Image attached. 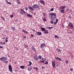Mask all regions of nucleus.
I'll list each match as a JSON object with an SVG mask.
<instances>
[{
  "label": "nucleus",
  "mask_w": 74,
  "mask_h": 74,
  "mask_svg": "<svg viewBox=\"0 0 74 74\" xmlns=\"http://www.w3.org/2000/svg\"><path fill=\"white\" fill-rule=\"evenodd\" d=\"M49 14L51 16H50L51 19L52 20L50 21V23L51 24H53V23H54L53 21H55V19L57 18L56 14L55 13H50Z\"/></svg>",
  "instance_id": "obj_1"
},
{
  "label": "nucleus",
  "mask_w": 74,
  "mask_h": 74,
  "mask_svg": "<svg viewBox=\"0 0 74 74\" xmlns=\"http://www.w3.org/2000/svg\"><path fill=\"white\" fill-rule=\"evenodd\" d=\"M32 7L34 9L37 8L38 9H40V6L37 4H35L32 6Z\"/></svg>",
  "instance_id": "obj_2"
},
{
  "label": "nucleus",
  "mask_w": 74,
  "mask_h": 74,
  "mask_svg": "<svg viewBox=\"0 0 74 74\" xmlns=\"http://www.w3.org/2000/svg\"><path fill=\"white\" fill-rule=\"evenodd\" d=\"M7 59V57H2L0 58V60H1L3 62H5V60H6Z\"/></svg>",
  "instance_id": "obj_3"
},
{
  "label": "nucleus",
  "mask_w": 74,
  "mask_h": 74,
  "mask_svg": "<svg viewBox=\"0 0 74 74\" xmlns=\"http://www.w3.org/2000/svg\"><path fill=\"white\" fill-rule=\"evenodd\" d=\"M40 3H41V4H42L43 5H45V2H44V0H40L39 1Z\"/></svg>",
  "instance_id": "obj_4"
},
{
  "label": "nucleus",
  "mask_w": 74,
  "mask_h": 74,
  "mask_svg": "<svg viewBox=\"0 0 74 74\" xmlns=\"http://www.w3.org/2000/svg\"><path fill=\"white\" fill-rule=\"evenodd\" d=\"M9 70L10 72H12V66L11 64L9 65Z\"/></svg>",
  "instance_id": "obj_5"
},
{
  "label": "nucleus",
  "mask_w": 74,
  "mask_h": 74,
  "mask_svg": "<svg viewBox=\"0 0 74 74\" xmlns=\"http://www.w3.org/2000/svg\"><path fill=\"white\" fill-rule=\"evenodd\" d=\"M69 27L71 28V29H73V27H74V26H73V24L71 23H69Z\"/></svg>",
  "instance_id": "obj_6"
},
{
  "label": "nucleus",
  "mask_w": 74,
  "mask_h": 74,
  "mask_svg": "<svg viewBox=\"0 0 74 74\" xmlns=\"http://www.w3.org/2000/svg\"><path fill=\"white\" fill-rule=\"evenodd\" d=\"M51 63L53 68H55V62L54 61H53Z\"/></svg>",
  "instance_id": "obj_7"
},
{
  "label": "nucleus",
  "mask_w": 74,
  "mask_h": 74,
  "mask_svg": "<svg viewBox=\"0 0 74 74\" xmlns=\"http://www.w3.org/2000/svg\"><path fill=\"white\" fill-rule=\"evenodd\" d=\"M28 8L29 9V10H31L32 11H34V10L33 8L31 7V6H28Z\"/></svg>",
  "instance_id": "obj_8"
},
{
  "label": "nucleus",
  "mask_w": 74,
  "mask_h": 74,
  "mask_svg": "<svg viewBox=\"0 0 74 74\" xmlns=\"http://www.w3.org/2000/svg\"><path fill=\"white\" fill-rule=\"evenodd\" d=\"M36 34L37 35H38V36H41V34H42V33L41 32H36Z\"/></svg>",
  "instance_id": "obj_9"
},
{
  "label": "nucleus",
  "mask_w": 74,
  "mask_h": 74,
  "mask_svg": "<svg viewBox=\"0 0 74 74\" xmlns=\"http://www.w3.org/2000/svg\"><path fill=\"white\" fill-rule=\"evenodd\" d=\"M66 7V6H62L61 7L60 9H62V10H64V9H65V8Z\"/></svg>",
  "instance_id": "obj_10"
},
{
  "label": "nucleus",
  "mask_w": 74,
  "mask_h": 74,
  "mask_svg": "<svg viewBox=\"0 0 74 74\" xmlns=\"http://www.w3.org/2000/svg\"><path fill=\"white\" fill-rule=\"evenodd\" d=\"M31 49L33 50L34 51H35V52H36V49L34 48V47H33V46H32L31 47Z\"/></svg>",
  "instance_id": "obj_11"
},
{
  "label": "nucleus",
  "mask_w": 74,
  "mask_h": 74,
  "mask_svg": "<svg viewBox=\"0 0 74 74\" xmlns=\"http://www.w3.org/2000/svg\"><path fill=\"white\" fill-rule=\"evenodd\" d=\"M44 46H45V44H42L40 45V47L41 48H43L44 47Z\"/></svg>",
  "instance_id": "obj_12"
},
{
  "label": "nucleus",
  "mask_w": 74,
  "mask_h": 74,
  "mask_svg": "<svg viewBox=\"0 0 74 74\" xmlns=\"http://www.w3.org/2000/svg\"><path fill=\"white\" fill-rule=\"evenodd\" d=\"M27 16L28 17H30V18L32 17V15H30L29 14L27 13Z\"/></svg>",
  "instance_id": "obj_13"
},
{
  "label": "nucleus",
  "mask_w": 74,
  "mask_h": 74,
  "mask_svg": "<svg viewBox=\"0 0 74 74\" xmlns=\"http://www.w3.org/2000/svg\"><path fill=\"white\" fill-rule=\"evenodd\" d=\"M61 12L62 13V14H64V9H62L60 10Z\"/></svg>",
  "instance_id": "obj_14"
},
{
  "label": "nucleus",
  "mask_w": 74,
  "mask_h": 74,
  "mask_svg": "<svg viewBox=\"0 0 74 74\" xmlns=\"http://www.w3.org/2000/svg\"><path fill=\"white\" fill-rule=\"evenodd\" d=\"M20 11H21V12H23V13H24V14H25V13H26V12H25L24 10H23V9H21L20 10Z\"/></svg>",
  "instance_id": "obj_15"
},
{
  "label": "nucleus",
  "mask_w": 74,
  "mask_h": 74,
  "mask_svg": "<svg viewBox=\"0 0 74 74\" xmlns=\"http://www.w3.org/2000/svg\"><path fill=\"white\" fill-rule=\"evenodd\" d=\"M58 19H56V22H54V24L55 25H56V23H58Z\"/></svg>",
  "instance_id": "obj_16"
},
{
  "label": "nucleus",
  "mask_w": 74,
  "mask_h": 74,
  "mask_svg": "<svg viewBox=\"0 0 74 74\" xmlns=\"http://www.w3.org/2000/svg\"><path fill=\"white\" fill-rule=\"evenodd\" d=\"M41 30L42 31V32H44L45 31V29L44 28H41Z\"/></svg>",
  "instance_id": "obj_17"
},
{
  "label": "nucleus",
  "mask_w": 74,
  "mask_h": 74,
  "mask_svg": "<svg viewBox=\"0 0 74 74\" xmlns=\"http://www.w3.org/2000/svg\"><path fill=\"white\" fill-rule=\"evenodd\" d=\"M29 64H28L29 66H30L32 65V62L31 61H29Z\"/></svg>",
  "instance_id": "obj_18"
},
{
  "label": "nucleus",
  "mask_w": 74,
  "mask_h": 74,
  "mask_svg": "<svg viewBox=\"0 0 74 74\" xmlns=\"http://www.w3.org/2000/svg\"><path fill=\"white\" fill-rule=\"evenodd\" d=\"M44 33H46V34H47L48 33V30H46V31H45L44 32Z\"/></svg>",
  "instance_id": "obj_19"
},
{
  "label": "nucleus",
  "mask_w": 74,
  "mask_h": 74,
  "mask_svg": "<svg viewBox=\"0 0 74 74\" xmlns=\"http://www.w3.org/2000/svg\"><path fill=\"white\" fill-rule=\"evenodd\" d=\"M56 51H57V52H60L61 51L60 49H56Z\"/></svg>",
  "instance_id": "obj_20"
},
{
  "label": "nucleus",
  "mask_w": 74,
  "mask_h": 74,
  "mask_svg": "<svg viewBox=\"0 0 74 74\" xmlns=\"http://www.w3.org/2000/svg\"><path fill=\"white\" fill-rule=\"evenodd\" d=\"M41 58H42V56H38V59H41Z\"/></svg>",
  "instance_id": "obj_21"
},
{
  "label": "nucleus",
  "mask_w": 74,
  "mask_h": 74,
  "mask_svg": "<svg viewBox=\"0 0 74 74\" xmlns=\"http://www.w3.org/2000/svg\"><path fill=\"white\" fill-rule=\"evenodd\" d=\"M25 67V66H20V68H21V69H24V68Z\"/></svg>",
  "instance_id": "obj_22"
},
{
  "label": "nucleus",
  "mask_w": 74,
  "mask_h": 74,
  "mask_svg": "<svg viewBox=\"0 0 74 74\" xmlns=\"http://www.w3.org/2000/svg\"><path fill=\"white\" fill-rule=\"evenodd\" d=\"M35 60H39L37 58V57L35 58Z\"/></svg>",
  "instance_id": "obj_23"
},
{
  "label": "nucleus",
  "mask_w": 74,
  "mask_h": 74,
  "mask_svg": "<svg viewBox=\"0 0 74 74\" xmlns=\"http://www.w3.org/2000/svg\"><path fill=\"white\" fill-rule=\"evenodd\" d=\"M40 62H41V63H44V62H45V60H43V61H42L41 60H40Z\"/></svg>",
  "instance_id": "obj_24"
},
{
  "label": "nucleus",
  "mask_w": 74,
  "mask_h": 74,
  "mask_svg": "<svg viewBox=\"0 0 74 74\" xmlns=\"http://www.w3.org/2000/svg\"><path fill=\"white\" fill-rule=\"evenodd\" d=\"M47 28L49 29H52V28H53V27H47Z\"/></svg>",
  "instance_id": "obj_25"
},
{
  "label": "nucleus",
  "mask_w": 74,
  "mask_h": 74,
  "mask_svg": "<svg viewBox=\"0 0 74 74\" xmlns=\"http://www.w3.org/2000/svg\"><path fill=\"white\" fill-rule=\"evenodd\" d=\"M28 71H30L32 70V68H29L28 69Z\"/></svg>",
  "instance_id": "obj_26"
},
{
  "label": "nucleus",
  "mask_w": 74,
  "mask_h": 74,
  "mask_svg": "<svg viewBox=\"0 0 74 74\" xmlns=\"http://www.w3.org/2000/svg\"><path fill=\"white\" fill-rule=\"evenodd\" d=\"M59 57H55V59L56 60H59Z\"/></svg>",
  "instance_id": "obj_27"
},
{
  "label": "nucleus",
  "mask_w": 74,
  "mask_h": 74,
  "mask_svg": "<svg viewBox=\"0 0 74 74\" xmlns=\"http://www.w3.org/2000/svg\"><path fill=\"white\" fill-rule=\"evenodd\" d=\"M45 64H48V61H46L45 63Z\"/></svg>",
  "instance_id": "obj_28"
},
{
  "label": "nucleus",
  "mask_w": 74,
  "mask_h": 74,
  "mask_svg": "<svg viewBox=\"0 0 74 74\" xmlns=\"http://www.w3.org/2000/svg\"><path fill=\"white\" fill-rule=\"evenodd\" d=\"M55 37L57 38H59V37L57 35H55Z\"/></svg>",
  "instance_id": "obj_29"
},
{
  "label": "nucleus",
  "mask_w": 74,
  "mask_h": 74,
  "mask_svg": "<svg viewBox=\"0 0 74 74\" xmlns=\"http://www.w3.org/2000/svg\"><path fill=\"white\" fill-rule=\"evenodd\" d=\"M50 11H53V8H52L51 9Z\"/></svg>",
  "instance_id": "obj_30"
},
{
  "label": "nucleus",
  "mask_w": 74,
  "mask_h": 74,
  "mask_svg": "<svg viewBox=\"0 0 74 74\" xmlns=\"http://www.w3.org/2000/svg\"><path fill=\"white\" fill-rule=\"evenodd\" d=\"M13 16H14V15H13V14L11 15H10V18H13Z\"/></svg>",
  "instance_id": "obj_31"
},
{
  "label": "nucleus",
  "mask_w": 74,
  "mask_h": 74,
  "mask_svg": "<svg viewBox=\"0 0 74 74\" xmlns=\"http://www.w3.org/2000/svg\"><path fill=\"white\" fill-rule=\"evenodd\" d=\"M8 61H5V62H4V63H5L7 64V63H8Z\"/></svg>",
  "instance_id": "obj_32"
},
{
  "label": "nucleus",
  "mask_w": 74,
  "mask_h": 74,
  "mask_svg": "<svg viewBox=\"0 0 74 74\" xmlns=\"http://www.w3.org/2000/svg\"><path fill=\"white\" fill-rule=\"evenodd\" d=\"M7 4H11V3L10 2H8L7 3Z\"/></svg>",
  "instance_id": "obj_33"
},
{
  "label": "nucleus",
  "mask_w": 74,
  "mask_h": 74,
  "mask_svg": "<svg viewBox=\"0 0 74 74\" xmlns=\"http://www.w3.org/2000/svg\"><path fill=\"white\" fill-rule=\"evenodd\" d=\"M25 9L26 10V11H27L28 10V8H27V7H25Z\"/></svg>",
  "instance_id": "obj_34"
},
{
  "label": "nucleus",
  "mask_w": 74,
  "mask_h": 74,
  "mask_svg": "<svg viewBox=\"0 0 74 74\" xmlns=\"http://www.w3.org/2000/svg\"><path fill=\"white\" fill-rule=\"evenodd\" d=\"M58 60L60 61H62V59H61V58H59L58 59Z\"/></svg>",
  "instance_id": "obj_35"
},
{
  "label": "nucleus",
  "mask_w": 74,
  "mask_h": 74,
  "mask_svg": "<svg viewBox=\"0 0 74 74\" xmlns=\"http://www.w3.org/2000/svg\"><path fill=\"white\" fill-rule=\"evenodd\" d=\"M43 20L44 21H46L47 20L45 19V18H43Z\"/></svg>",
  "instance_id": "obj_36"
},
{
  "label": "nucleus",
  "mask_w": 74,
  "mask_h": 74,
  "mask_svg": "<svg viewBox=\"0 0 74 74\" xmlns=\"http://www.w3.org/2000/svg\"><path fill=\"white\" fill-rule=\"evenodd\" d=\"M20 14H22L23 15V13L21 12H20Z\"/></svg>",
  "instance_id": "obj_37"
},
{
  "label": "nucleus",
  "mask_w": 74,
  "mask_h": 74,
  "mask_svg": "<svg viewBox=\"0 0 74 74\" xmlns=\"http://www.w3.org/2000/svg\"><path fill=\"white\" fill-rule=\"evenodd\" d=\"M12 29H13V30H15V27H12Z\"/></svg>",
  "instance_id": "obj_38"
},
{
  "label": "nucleus",
  "mask_w": 74,
  "mask_h": 74,
  "mask_svg": "<svg viewBox=\"0 0 74 74\" xmlns=\"http://www.w3.org/2000/svg\"><path fill=\"white\" fill-rule=\"evenodd\" d=\"M22 32H23V33H25L26 32V31H25L24 30H23L22 31Z\"/></svg>",
  "instance_id": "obj_39"
},
{
  "label": "nucleus",
  "mask_w": 74,
  "mask_h": 74,
  "mask_svg": "<svg viewBox=\"0 0 74 74\" xmlns=\"http://www.w3.org/2000/svg\"><path fill=\"white\" fill-rule=\"evenodd\" d=\"M66 64H67L69 63V61H66Z\"/></svg>",
  "instance_id": "obj_40"
},
{
  "label": "nucleus",
  "mask_w": 74,
  "mask_h": 74,
  "mask_svg": "<svg viewBox=\"0 0 74 74\" xmlns=\"http://www.w3.org/2000/svg\"><path fill=\"white\" fill-rule=\"evenodd\" d=\"M43 14L44 16H46V15L45 14V13H43Z\"/></svg>",
  "instance_id": "obj_41"
},
{
  "label": "nucleus",
  "mask_w": 74,
  "mask_h": 74,
  "mask_svg": "<svg viewBox=\"0 0 74 74\" xmlns=\"http://www.w3.org/2000/svg\"><path fill=\"white\" fill-rule=\"evenodd\" d=\"M31 37H34V36H33V35H32V34H31Z\"/></svg>",
  "instance_id": "obj_42"
},
{
  "label": "nucleus",
  "mask_w": 74,
  "mask_h": 74,
  "mask_svg": "<svg viewBox=\"0 0 74 74\" xmlns=\"http://www.w3.org/2000/svg\"><path fill=\"white\" fill-rule=\"evenodd\" d=\"M18 19H16V20H14V21H15V22H17V21H18Z\"/></svg>",
  "instance_id": "obj_43"
},
{
  "label": "nucleus",
  "mask_w": 74,
  "mask_h": 74,
  "mask_svg": "<svg viewBox=\"0 0 74 74\" xmlns=\"http://www.w3.org/2000/svg\"><path fill=\"white\" fill-rule=\"evenodd\" d=\"M70 70L71 71H73V68L70 69Z\"/></svg>",
  "instance_id": "obj_44"
},
{
  "label": "nucleus",
  "mask_w": 74,
  "mask_h": 74,
  "mask_svg": "<svg viewBox=\"0 0 74 74\" xmlns=\"http://www.w3.org/2000/svg\"><path fill=\"white\" fill-rule=\"evenodd\" d=\"M42 69H45V68L44 66H42Z\"/></svg>",
  "instance_id": "obj_45"
},
{
  "label": "nucleus",
  "mask_w": 74,
  "mask_h": 74,
  "mask_svg": "<svg viewBox=\"0 0 74 74\" xmlns=\"http://www.w3.org/2000/svg\"><path fill=\"white\" fill-rule=\"evenodd\" d=\"M17 3H19V2H20V1L18 0H17Z\"/></svg>",
  "instance_id": "obj_46"
},
{
  "label": "nucleus",
  "mask_w": 74,
  "mask_h": 74,
  "mask_svg": "<svg viewBox=\"0 0 74 74\" xmlns=\"http://www.w3.org/2000/svg\"><path fill=\"white\" fill-rule=\"evenodd\" d=\"M0 44H1L3 45V42H0Z\"/></svg>",
  "instance_id": "obj_47"
},
{
  "label": "nucleus",
  "mask_w": 74,
  "mask_h": 74,
  "mask_svg": "<svg viewBox=\"0 0 74 74\" xmlns=\"http://www.w3.org/2000/svg\"><path fill=\"white\" fill-rule=\"evenodd\" d=\"M5 40V42H8V40L6 39Z\"/></svg>",
  "instance_id": "obj_48"
},
{
  "label": "nucleus",
  "mask_w": 74,
  "mask_h": 74,
  "mask_svg": "<svg viewBox=\"0 0 74 74\" xmlns=\"http://www.w3.org/2000/svg\"><path fill=\"white\" fill-rule=\"evenodd\" d=\"M3 47L0 46V48H3Z\"/></svg>",
  "instance_id": "obj_49"
},
{
  "label": "nucleus",
  "mask_w": 74,
  "mask_h": 74,
  "mask_svg": "<svg viewBox=\"0 0 74 74\" xmlns=\"http://www.w3.org/2000/svg\"><path fill=\"white\" fill-rule=\"evenodd\" d=\"M36 70V71H37L38 70V68H37V67H36V69H35Z\"/></svg>",
  "instance_id": "obj_50"
},
{
  "label": "nucleus",
  "mask_w": 74,
  "mask_h": 74,
  "mask_svg": "<svg viewBox=\"0 0 74 74\" xmlns=\"http://www.w3.org/2000/svg\"><path fill=\"white\" fill-rule=\"evenodd\" d=\"M17 3L18 4H21V3L20 2H18Z\"/></svg>",
  "instance_id": "obj_51"
},
{
  "label": "nucleus",
  "mask_w": 74,
  "mask_h": 74,
  "mask_svg": "<svg viewBox=\"0 0 74 74\" xmlns=\"http://www.w3.org/2000/svg\"><path fill=\"white\" fill-rule=\"evenodd\" d=\"M23 38H26V37L25 36H23Z\"/></svg>",
  "instance_id": "obj_52"
},
{
  "label": "nucleus",
  "mask_w": 74,
  "mask_h": 74,
  "mask_svg": "<svg viewBox=\"0 0 74 74\" xmlns=\"http://www.w3.org/2000/svg\"><path fill=\"white\" fill-rule=\"evenodd\" d=\"M2 19L3 20H4V21H5V19H4V18L3 17Z\"/></svg>",
  "instance_id": "obj_53"
},
{
  "label": "nucleus",
  "mask_w": 74,
  "mask_h": 74,
  "mask_svg": "<svg viewBox=\"0 0 74 74\" xmlns=\"http://www.w3.org/2000/svg\"><path fill=\"white\" fill-rule=\"evenodd\" d=\"M26 33H27V34H28V32H26V31H25Z\"/></svg>",
  "instance_id": "obj_54"
},
{
  "label": "nucleus",
  "mask_w": 74,
  "mask_h": 74,
  "mask_svg": "<svg viewBox=\"0 0 74 74\" xmlns=\"http://www.w3.org/2000/svg\"><path fill=\"white\" fill-rule=\"evenodd\" d=\"M36 67H34V69H36Z\"/></svg>",
  "instance_id": "obj_55"
},
{
  "label": "nucleus",
  "mask_w": 74,
  "mask_h": 74,
  "mask_svg": "<svg viewBox=\"0 0 74 74\" xmlns=\"http://www.w3.org/2000/svg\"><path fill=\"white\" fill-rule=\"evenodd\" d=\"M68 17L69 18H71V17L70 16H68Z\"/></svg>",
  "instance_id": "obj_56"
},
{
  "label": "nucleus",
  "mask_w": 74,
  "mask_h": 74,
  "mask_svg": "<svg viewBox=\"0 0 74 74\" xmlns=\"http://www.w3.org/2000/svg\"><path fill=\"white\" fill-rule=\"evenodd\" d=\"M3 44H5V42H4L3 43Z\"/></svg>",
  "instance_id": "obj_57"
},
{
  "label": "nucleus",
  "mask_w": 74,
  "mask_h": 74,
  "mask_svg": "<svg viewBox=\"0 0 74 74\" xmlns=\"http://www.w3.org/2000/svg\"><path fill=\"white\" fill-rule=\"evenodd\" d=\"M44 59L43 58H42V60H43Z\"/></svg>",
  "instance_id": "obj_58"
},
{
  "label": "nucleus",
  "mask_w": 74,
  "mask_h": 74,
  "mask_svg": "<svg viewBox=\"0 0 74 74\" xmlns=\"http://www.w3.org/2000/svg\"><path fill=\"white\" fill-rule=\"evenodd\" d=\"M62 27H64V26H63H63H62Z\"/></svg>",
  "instance_id": "obj_59"
},
{
  "label": "nucleus",
  "mask_w": 74,
  "mask_h": 74,
  "mask_svg": "<svg viewBox=\"0 0 74 74\" xmlns=\"http://www.w3.org/2000/svg\"><path fill=\"white\" fill-rule=\"evenodd\" d=\"M33 31H34V32H35V30H33Z\"/></svg>",
  "instance_id": "obj_60"
},
{
  "label": "nucleus",
  "mask_w": 74,
  "mask_h": 74,
  "mask_svg": "<svg viewBox=\"0 0 74 74\" xmlns=\"http://www.w3.org/2000/svg\"><path fill=\"white\" fill-rule=\"evenodd\" d=\"M67 11H69V9H67Z\"/></svg>",
  "instance_id": "obj_61"
},
{
  "label": "nucleus",
  "mask_w": 74,
  "mask_h": 74,
  "mask_svg": "<svg viewBox=\"0 0 74 74\" xmlns=\"http://www.w3.org/2000/svg\"><path fill=\"white\" fill-rule=\"evenodd\" d=\"M5 38H3V39H4Z\"/></svg>",
  "instance_id": "obj_62"
},
{
  "label": "nucleus",
  "mask_w": 74,
  "mask_h": 74,
  "mask_svg": "<svg viewBox=\"0 0 74 74\" xmlns=\"http://www.w3.org/2000/svg\"><path fill=\"white\" fill-rule=\"evenodd\" d=\"M44 60H46V59H44Z\"/></svg>",
  "instance_id": "obj_63"
},
{
  "label": "nucleus",
  "mask_w": 74,
  "mask_h": 74,
  "mask_svg": "<svg viewBox=\"0 0 74 74\" xmlns=\"http://www.w3.org/2000/svg\"><path fill=\"white\" fill-rule=\"evenodd\" d=\"M7 38H6V40H7Z\"/></svg>",
  "instance_id": "obj_64"
}]
</instances>
